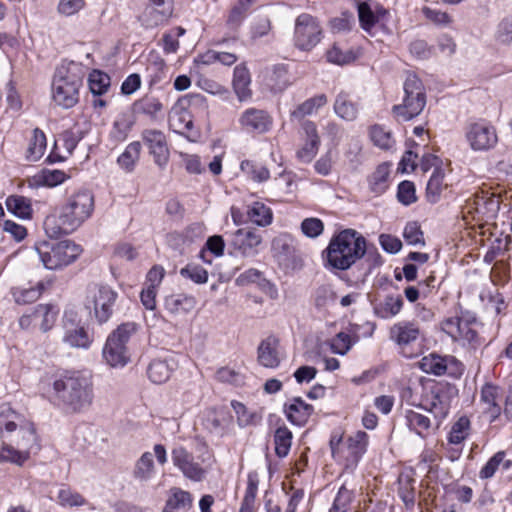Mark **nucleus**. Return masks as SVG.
I'll use <instances>...</instances> for the list:
<instances>
[{"label":"nucleus","mask_w":512,"mask_h":512,"mask_svg":"<svg viewBox=\"0 0 512 512\" xmlns=\"http://www.w3.org/2000/svg\"><path fill=\"white\" fill-rule=\"evenodd\" d=\"M447 361V357L432 353L420 360L419 367L425 373L441 376L447 371Z\"/></svg>","instance_id":"nucleus-40"},{"label":"nucleus","mask_w":512,"mask_h":512,"mask_svg":"<svg viewBox=\"0 0 512 512\" xmlns=\"http://www.w3.org/2000/svg\"><path fill=\"white\" fill-rule=\"evenodd\" d=\"M172 13V0H149L140 19L145 27L153 28L165 23Z\"/></svg>","instance_id":"nucleus-17"},{"label":"nucleus","mask_w":512,"mask_h":512,"mask_svg":"<svg viewBox=\"0 0 512 512\" xmlns=\"http://www.w3.org/2000/svg\"><path fill=\"white\" fill-rule=\"evenodd\" d=\"M135 125V119L129 112H122L116 116L109 132V139L115 143L124 142Z\"/></svg>","instance_id":"nucleus-25"},{"label":"nucleus","mask_w":512,"mask_h":512,"mask_svg":"<svg viewBox=\"0 0 512 512\" xmlns=\"http://www.w3.org/2000/svg\"><path fill=\"white\" fill-rule=\"evenodd\" d=\"M358 17L360 25L365 31H370L379 21V15H376L369 4L365 2L358 5Z\"/></svg>","instance_id":"nucleus-56"},{"label":"nucleus","mask_w":512,"mask_h":512,"mask_svg":"<svg viewBox=\"0 0 512 512\" xmlns=\"http://www.w3.org/2000/svg\"><path fill=\"white\" fill-rule=\"evenodd\" d=\"M250 74L245 67L236 66L234 69L233 87L240 101H245L251 97Z\"/></svg>","instance_id":"nucleus-38"},{"label":"nucleus","mask_w":512,"mask_h":512,"mask_svg":"<svg viewBox=\"0 0 512 512\" xmlns=\"http://www.w3.org/2000/svg\"><path fill=\"white\" fill-rule=\"evenodd\" d=\"M336 299V292L328 284L319 286L313 294V304L318 311H326Z\"/></svg>","instance_id":"nucleus-45"},{"label":"nucleus","mask_w":512,"mask_h":512,"mask_svg":"<svg viewBox=\"0 0 512 512\" xmlns=\"http://www.w3.org/2000/svg\"><path fill=\"white\" fill-rule=\"evenodd\" d=\"M253 2L254 0H238L232 6L226 21L230 29H237L241 25Z\"/></svg>","instance_id":"nucleus-46"},{"label":"nucleus","mask_w":512,"mask_h":512,"mask_svg":"<svg viewBox=\"0 0 512 512\" xmlns=\"http://www.w3.org/2000/svg\"><path fill=\"white\" fill-rule=\"evenodd\" d=\"M53 390L63 407L74 413L87 410L94 398L92 377L80 372L62 375L54 381Z\"/></svg>","instance_id":"nucleus-2"},{"label":"nucleus","mask_w":512,"mask_h":512,"mask_svg":"<svg viewBox=\"0 0 512 512\" xmlns=\"http://www.w3.org/2000/svg\"><path fill=\"white\" fill-rule=\"evenodd\" d=\"M57 499L62 506L69 507L82 506L86 503V500L82 495L69 488H61L58 491Z\"/></svg>","instance_id":"nucleus-61"},{"label":"nucleus","mask_w":512,"mask_h":512,"mask_svg":"<svg viewBox=\"0 0 512 512\" xmlns=\"http://www.w3.org/2000/svg\"><path fill=\"white\" fill-rule=\"evenodd\" d=\"M238 122L240 128L246 133L264 134L270 130L273 120L263 109L248 108L241 113Z\"/></svg>","instance_id":"nucleus-12"},{"label":"nucleus","mask_w":512,"mask_h":512,"mask_svg":"<svg viewBox=\"0 0 512 512\" xmlns=\"http://www.w3.org/2000/svg\"><path fill=\"white\" fill-rule=\"evenodd\" d=\"M326 104L327 97L325 94H319L315 97L309 98L291 112V119L301 121L305 116L312 115Z\"/></svg>","instance_id":"nucleus-37"},{"label":"nucleus","mask_w":512,"mask_h":512,"mask_svg":"<svg viewBox=\"0 0 512 512\" xmlns=\"http://www.w3.org/2000/svg\"><path fill=\"white\" fill-rule=\"evenodd\" d=\"M353 497V491L341 486L329 512H347Z\"/></svg>","instance_id":"nucleus-57"},{"label":"nucleus","mask_w":512,"mask_h":512,"mask_svg":"<svg viewBox=\"0 0 512 512\" xmlns=\"http://www.w3.org/2000/svg\"><path fill=\"white\" fill-rule=\"evenodd\" d=\"M406 420L410 430L422 438L428 437L431 430L436 429L434 420L432 421L428 416L413 410L407 411Z\"/></svg>","instance_id":"nucleus-27"},{"label":"nucleus","mask_w":512,"mask_h":512,"mask_svg":"<svg viewBox=\"0 0 512 512\" xmlns=\"http://www.w3.org/2000/svg\"><path fill=\"white\" fill-rule=\"evenodd\" d=\"M142 139L153 156L155 164L161 169L165 168L170 153L164 133L160 130L147 129L143 131Z\"/></svg>","instance_id":"nucleus-16"},{"label":"nucleus","mask_w":512,"mask_h":512,"mask_svg":"<svg viewBox=\"0 0 512 512\" xmlns=\"http://www.w3.org/2000/svg\"><path fill=\"white\" fill-rule=\"evenodd\" d=\"M43 265L50 270L67 266L75 261L82 248L73 241L63 240L56 243H44L37 248Z\"/></svg>","instance_id":"nucleus-8"},{"label":"nucleus","mask_w":512,"mask_h":512,"mask_svg":"<svg viewBox=\"0 0 512 512\" xmlns=\"http://www.w3.org/2000/svg\"><path fill=\"white\" fill-rule=\"evenodd\" d=\"M196 303L195 297L191 295L173 294L165 298L164 308L174 316H185L193 311Z\"/></svg>","instance_id":"nucleus-24"},{"label":"nucleus","mask_w":512,"mask_h":512,"mask_svg":"<svg viewBox=\"0 0 512 512\" xmlns=\"http://www.w3.org/2000/svg\"><path fill=\"white\" fill-rule=\"evenodd\" d=\"M117 297V292L110 286L93 283L87 287L85 307L99 324H104L113 315Z\"/></svg>","instance_id":"nucleus-7"},{"label":"nucleus","mask_w":512,"mask_h":512,"mask_svg":"<svg viewBox=\"0 0 512 512\" xmlns=\"http://www.w3.org/2000/svg\"><path fill=\"white\" fill-rule=\"evenodd\" d=\"M174 368V361L172 360L154 359L148 365L147 375L153 383L162 384L170 378Z\"/></svg>","instance_id":"nucleus-28"},{"label":"nucleus","mask_w":512,"mask_h":512,"mask_svg":"<svg viewBox=\"0 0 512 512\" xmlns=\"http://www.w3.org/2000/svg\"><path fill=\"white\" fill-rule=\"evenodd\" d=\"M346 445L350 462L352 464H356L362 455L366 452L368 445L367 433L364 431H357L354 435L347 439Z\"/></svg>","instance_id":"nucleus-35"},{"label":"nucleus","mask_w":512,"mask_h":512,"mask_svg":"<svg viewBox=\"0 0 512 512\" xmlns=\"http://www.w3.org/2000/svg\"><path fill=\"white\" fill-rule=\"evenodd\" d=\"M421 408L432 414L437 429L442 420L447 416L450 409V399L445 391L432 392L421 405Z\"/></svg>","instance_id":"nucleus-22"},{"label":"nucleus","mask_w":512,"mask_h":512,"mask_svg":"<svg viewBox=\"0 0 512 512\" xmlns=\"http://www.w3.org/2000/svg\"><path fill=\"white\" fill-rule=\"evenodd\" d=\"M133 110L136 114H142L150 119H156L163 110L161 101L151 95H145L133 104Z\"/></svg>","instance_id":"nucleus-36"},{"label":"nucleus","mask_w":512,"mask_h":512,"mask_svg":"<svg viewBox=\"0 0 512 512\" xmlns=\"http://www.w3.org/2000/svg\"><path fill=\"white\" fill-rule=\"evenodd\" d=\"M249 220L258 226H267L272 222V211L269 207L260 202H255L248 209Z\"/></svg>","instance_id":"nucleus-47"},{"label":"nucleus","mask_w":512,"mask_h":512,"mask_svg":"<svg viewBox=\"0 0 512 512\" xmlns=\"http://www.w3.org/2000/svg\"><path fill=\"white\" fill-rule=\"evenodd\" d=\"M258 490V479L256 475L249 474L247 489L239 512H254L256 494Z\"/></svg>","instance_id":"nucleus-53"},{"label":"nucleus","mask_w":512,"mask_h":512,"mask_svg":"<svg viewBox=\"0 0 512 512\" xmlns=\"http://www.w3.org/2000/svg\"><path fill=\"white\" fill-rule=\"evenodd\" d=\"M240 168L242 172L256 182H264L270 177L269 170L265 166L258 165L250 160L242 161Z\"/></svg>","instance_id":"nucleus-54"},{"label":"nucleus","mask_w":512,"mask_h":512,"mask_svg":"<svg viewBox=\"0 0 512 512\" xmlns=\"http://www.w3.org/2000/svg\"><path fill=\"white\" fill-rule=\"evenodd\" d=\"M63 342L73 348H89L92 337L73 312L65 313L63 317Z\"/></svg>","instance_id":"nucleus-11"},{"label":"nucleus","mask_w":512,"mask_h":512,"mask_svg":"<svg viewBox=\"0 0 512 512\" xmlns=\"http://www.w3.org/2000/svg\"><path fill=\"white\" fill-rule=\"evenodd\" d=\"M58 313L54 305L39 304L20 317L19 326L25 330L39 327L42 332H47L54 326Z\"/></svg>","instance_id":"nucleus-10"},{"label":"nucleus","mask_w":512,"mask_h":512,"mask_svg":"<svg viewBox=\"0 0 512 512\" xmlns=\"http://www.w3.org/2000/svg\"><path fill=\"white\" fill-rule=\"evenodd\" d=\"M500 400L501 393L497 386L485 384L482 387L480 395L481 411L489 419L490 423L494 422L501 414Z\"/></svg>","instance_id":"nucleus-21"},{"label":"nucleus","mask_w":512,"mask_h":512,"mask_svg":"<svg viewBox=\"0 0 512 512\" xmlns=\"http://www.w3.org/2000/svg\"><path fill=\"white\" fill-rule=\"evenodd\" d=\"M370 138L374 145L381 149L388 150L394 144V139L389 130H386L382 125L375 124L370 128Z\"/></svg>","instance_id":"nucleus-51"},{"label":"nucleus","mask_w":512,"mask_h":512,"mask_svg":"<svg viewBox=\"0 0 512 512\" xmlns=\"http://www.w3.org/2000/svg\"><path fill=\"white\" fill-rule=\"evenodd\" d=\"M90 91L94 95H103L110 86V77L99 70H93L88 78Z\"/></svg>","instance_id":"nucleus-52"},{"label":"nucleus","mask_w":512,"mask_h":512,"mask_svg":"<svg viewBox=\"0 0 512 512\" xmlns=\"http://www.w3.org/2000/svg\"><path fill=\"white\" fill-rule=\"evenodd\" d=\"M447 331L452 337L463 342V345H468L470 348L476 349L481 340L476 329V320L469 321L466 319L448 320L446 323Z\"/></svg>","instance_id":"nucleus-15"},{"label":"nucleus","mask_w":512,"mask_h":512,"mask_svg":"<svg viewBox=\"0 0 512 512\" xmlns=\"http://www.w3.org/2000/svg\"><path fill=\"white\" fill-rule=\"evenodd\" d=\"M275 453L278 457H286L290 451L292 444L291 431L283 426L277 428L274 434Z\"/></svg>","instance_id":"nucleus-50"},{"label":"nucleus","mask_w":512,"mask_h":512,"mask_svg":"<svg viewBox=\"0 0 512 512\" xmlns=\"http://www.w3.org/2000/svg\"><path fill=\"white\" fill-rule=\"evenodd\" d=\"M262 243V237L255 231L238 229L232 236L230 246L231 254L251 258L258 254V246Z\"/></svg>","instance_id":"nucleus-13"},{"label":"nucleus","mask_w":512,"mask_h":512,"mask_svg":"<svg viewBox=\"0 0 512 512\" xmlns=\"http://www.w3.org/2000/svg\"><path fill=\"white\" fill-rule=\"evenodd\" d=\"M94 210V196L91 191L81 189L71 194L63 205L57 226L53 217L46 218L44 228L50 237L68 234L86 221Z\"/></svg>","instance_id":"nucleus-1"},{"label":"nucleus","mask_w":512,"mask_h":512,"mask_svg":"<svg viewBox=\"0 0 512 512\" xmlns=\"http://www.w3.org/2000/svg\"><path fill=\"white\" fill-rule=\"evenodd\" d=\"M82 138L83 132L78 128H72L61 134L60 141L63 142V147L67 153L71 155Z\"/></svg>","instance_id":"nucleus-63"},{"label":"nucleus","mask_w":512,"mask_h":512,"mask_svg":"<svg viewBox=\"0 0 512 512\" xmlns=\"http://www.w3.org/2000/svg\"><path fill=\"white\" fill-rule=\"evenodd\" d=\"M390 176V165L382 163L377 166L376 170L369 177V186L372 192L382 194L388 188Z\"/></svg>","instance_id":"nucleus-41"},{"label":"nucleus","mask_w":512,"mask_h":512,"mask_svg":"<svg viewBox=\"0 0 512 512\" xmlns=\"http://www.w3.org/2000/svg\"><path fill=\"white\" fill-rule=\"evenodd\" d=\"M426 105V95L422 81L414 74L407 76L404 82L402 104L394 105L392 112L399 122H406L418 116Z\"/></svg>","instance_id":"nucleus-6"},{"label":"nucleus","mask_w":512,"mask_h":512,"mask_svg":"<svg viewBox=\"0 0 512 512\" xmlns=\"http://www.w3.org/2000/svg\"><path fill=\"white\" fill-rule=\"evenodd\" d=\"M327 60L337 65L349 64L356 59V54L352 49L342 50L338 44H334L327 51Z\"/></svg>","instance_id":"nucleus-55"},{"label":"nucleus","mask_w":512,"mask_h":512,"mask_svg":"<svg viewBox=\"0 0 512 512\" xmlns=\"http://www.w3.org/2000/svg\"><path fill=\"white\" fill-rule=\"evenodd\" d=\"M495 40L501 44H509L512 42V16L502 19L494 33Z\"/></svg>","instance_id":"nucleus-62"},{"label":"nucleus","mask_w":512,"mask_h":512,"mask_svg":"<svg viewBox=\"0 0 512 512\" xmlns=\"http://www.w3.org/2000/svg\"><path fill=\"white\" fill-rule=\"evenodd\" d=\"M313 411V406L305 403L300 397H295L290 404H285L287 419L298 426L306 424Z\"/></svg>","instance_id":"nucleus-26"},{"label":"nucleus","mask_w":512,"mask_h":512,"mask_svg":"<svg viewBox=\"0 0 512 512\" xmlns=\"http://www.w3.org/2000/svg\"><path fill=\"white\" fill-rule=\"evenodd\" d=\"M443 180L444 171L441 167H436L427 183L426 197L429 202L436 203L439 200L443 189L446 187Z\"/></svg>","instance_id":"nucleus-44"},{"label":"nucleus","mask_w":512,"mask_h":512,"mask_svg":"<svg viewBox=\"0 0 512 512\" xmlns=\"http://www.w3.org/2000/svg\"><path fill=\"white\" fill-rule=\"evenodd\" d=\"M136 331L137 325L134 322H126L108 336L102 354L109 366L124 367L130 361L127 344Z\"/></svg>","instance_id":"nucleus-5"},{"label":"nucleus","mask_w":512,"mask_h":512,"mask_svg":"<svg viewBox=\"0 0 512 512\" xmlns=\"http://www.w3.org/2000/svg\"><path fill=\"white\" fill-rule=\"evenodd\" d=\"M46 149V137L43 131L36 128L33 130V136L27 149V158L30 161L39 160Z\"/></svg>","instance_id":"nucleus-49"},{"label":"nucleus","mask_w":512,"mask_h":512,"mask_svg":"<svg viewBox=\"0 0 512 512\" xmlns=\"http://www.w3.org/2000/svg\"><path fill=\"white\" fill-rule=\"evenodd\" d=\"M156 468L151 452H144L136 461L133 469V477L141 482H148L155 475Z\"/></svg>","instance_id":"nucleus-33"},{"label":"nucleus","mask_w":512,"mask_h":512,"mask_svg":"<svg viewBox=\"0 0 512 512\" xmlns=\"http://www.w3.org/2000/svg\"><path fill=\"white\" fill-rule=\"evenodd\" d=\"M322 220L315 217L306 218L301 223V231L308 238H316L323 233Z\"/></svg>","instance_id":"nucleus-64"},{"label":"nucleus","mask_w":512,"mask_h":512,"mask_svg":"<svg viewBox=\"0 0 512 512\" xmlns=\"http://www.w3.org/2000/svg\"><path fill=\"white\" fill-rule=\"evenodd\" d=\"M169 127L176 133L184 134L193 128V120L189 111L176 105L169 114Z\"/></svg>","instance_id":"nucleus-30"},{"label":"nucleus","mask_w":512,"mask_h":512,"mask_svg":"<svg viewBox=\"0 0 512 512\" xmlns=\"http://www.w3.org/2000/svg\"><path fill=\"white\" fill-rule=\"evenodd\" d=\"M366 252V240L353 229H345L332 237L324 251L329 266L347 270Z\"/></svg>","instance_id":"nucleus-3"},{"label":"nucleus","mask_w":512,"mask_h":512,"mask_svg":"<svg viewBox=\"0 0 512 512\" xmlns=\"http://www.w3.org/2000/svg\"><path fill=\"white\" fill-rule=\"evenodd\" d=\"M42 289L43 285L39 283L36 287L17 289L13 292V295L18 304H28L40 297Z\"/></svg>","instance_id":"nucleus-60"},{"label":"nucleus","mask_w":512,"mask_h":512,"mask_svg":"<svg viewBox=\"0 0 512 512\" xmlns=\"http://www.w3.org/2000/svg\"><path fill=\"white\" fill-rule=\"evenodd\" d=\"M421 337L419 326L410 321H400L390 328V338L403 352L413 346Z\"/></svg>","instance_id":"nucleus-19"},{"label":"nucleus","mask_w":512,"mask_h":512,"mask_svg":"<svg viewBox=\"0 0 512 512\" xmlns=\"http://www.w3.org/2000/svg\"><path fill=\"white\" fill-rule=\"evenodd\" d=\"M141 143L139 141L131 142L124 152L118 157L117 163L127 172H132L140 157Z\"/></svg>","instance_id":"nucleus-43"},{"label":"nucleus","mask_w":512,"mask_h":512,"mask_svg":"<svg viewBox=\"0 0 512 512\" xmlns=\"http://www.w3.org/2000/svg\"><path fill=\"white\" fill-rule=\"evenodd\" d=\"M279 347L280 342L277 337L270 335L263 339L257 348L258 363L265 368L276 369L282 361Z\"/></svg>","instance_id":"nucleus-20"},{"label":"nucleus","mask_w":512,"mask_h":512,"mask_svg":"<svg viewBox=\"0 0 512 512\" xmlns=\"http://www.w3.org/2000/svg\"><path fill=\"white\" fill-rule=\"evenodd\" d=\"M333 108L336 115L343 120L354 121L357 118L358 105L346 92L342 91L336 96Z\"/></svg>","instance_id":"nucleus-29"},{"label":"nucleus","mask_w":512,"mask_h":512,"mask_svg":"<svg viewBox=\"0 0 512 512\" xmlns=\"http://www.w3.org/2000/svg\"><path fill=\"white\" fill-rule=\"evenodd\" d=\"M173 464L181 470L185 477L201 481L205 475L204 469L196 462L192 453L188 452L184 447H175L171 452Z\"/></svg>","instance_id":"nucleus-18"},{"label":"nucleus","mask_w":512,"mask_h":512,"mask_svg":"<svg viewBox=\"0 0 512 512\" xmlns=\"http://www.w3.org/2000/svg\"><path fill=\"white\" fill-rule=\"evenodd\" d=\"M9 212L22 219H29L32 215L30 200L21 195H11L6 199Z\"/></svg>","instance_id":"nucleus-42"},{"label":"nucleus","mask_w":512,"mask_h":512,"mask_svg":"<svg viewBox=\"0 0 512 512\" xmlns=\"http://www.w3.org/2000/svg\"><path fill=\"white\" fill-rule=\"evenodd\" d=\"M24 416L14 411L9 405L0 406V432L5 430L7 433H13L21 425Z\"/></svg>","instance_id":"nucleus-39"},{"label":"nucleus","mask_w":512,"mask_h":512,"mask_svg":"<svg viewBox=\"0 0 512 512\" xmlns=\"http://www.w3.org/2000/svg\"><path fill=\"white\" fill-rule=\"evenodd\" d=\"M16 434L11 441L29 456L33 449H38L37 436L33 424L24 418L23 423L18 425Z\"/></svg>","instance_id":"nucleus-23"},{"label":"nucleus","mask_w":512,"mask_h":512,"mask_svg":"<svg viewBox=\"0 0 512 512\" xmlns=\"http://www.w3.org/2000/svg\"><path fill=\"white\" fill-rule=\"evenodd\" d=\"M403 307L401 295H386L383 301L374 307V313L382 319H389L396 316Z\"/></svg>","instance_id":"nucleus-34"},{"label":"nucleus","mask_w":512,"mask_h":512,"mask_svg":"<svg viewBox=\"0 0 512 512\" xmlns=\"http://www.w3.org/2000/svg\"><path fill=\"white\" fill-rule=\"evenodd\" d=\"M470 421L466 417H461L451 428L448 440L452 444H460L468 435Z\"/></svg>","instance_id":"nucleus-58"},{"label":"nucleus","mask_w":512,"mask_h":512,"mask_svg":"<svg viewBox=\"0 0 512 512\" xmlns=\"http://www.w3.org/2000/svg\"><path fill=\"white\" fill-rule=\"evenodd\" d=\"M322 27L310 14L302 13L295 20L294 45L303 51L312 50L321 40Z\"/></svg>","instance_id":"nucleus-9"},{"label":"nucleus","mask_w":512,"mask_h":512,"mask_svg":"<svg viewBox=\"0 0 512 512\" xmlns=\"http://www.w3.org/2000/svg\"><path fill=\"white\" fill-rule=\"evenodd\" d=\"M500 197L494 194L477 197L476 205L478 212L486 215L487 218H495L500 210Z\"/></svg>","instance_id":"nucleus-48"},{"label":"nucleus","mask_w":512,"mask_h":512,"mask_svg":"<svg viewBox=\"0 0 512 512\" xmlns=\"http://www.w3.org/2000/svg\"><path fill=\"white\" fill-rule=\"evenodd\" d=\"M171 495L166 501L165 512H187L192 507V498L189 492L181 490L180 488H172Z\"/></svg>","instance_id":"nucleus-31"},{"label":"nucleus","mask_w":512,"mask_h":512,"mask_svg":"<svg viewBox=\"0 0 512 512\" xmlns=\"http://www.w3.org/2000/svg\"><path fill=\"white\" fill-rule=\"evenodd\" d=\"M83 67L76 62L62 63L55 71L52 81V100L64 109L74 107L79 101V90L83 84Z\"/></svg>","instance_id":"nucleus-4"},{"label":"nucleus","mask_w":512,"mask_h":512,"mask_svg":"<svg viewBox=\"0 0 512 512\" xmlns=\"http://www.w3.org/2000/svg\"><path fill=\"white\" fill-rule=\"evenodd\" d=\"M28 455L26 452L22 451L17 447L15 449L13 446L7 445L4 446L0 451V462H11L17 465H22L27 459Z\"/></svg>","instance_id":"nucleus-59"},{"label":"nucleus","mask_w":512,"mask_h":512,"mask_svg":"<svg viewBox=\"0 0 512 512\" xmlns=\"http://www.w3.org/2000/svg\"><path fill=\"white\" fill-rule=\"evenodd\" d=\"M230 421V415L224 410H209L203 420L202 424L206 430L215 434H222Z\"/></svg>","instance_id":"nucleus-32"},{"label":"nucleus","mask_w":512,"mask_h":512,"mask_svg":"<svg viewBox=\"0 0 512 512\" xmlns=\"http://www.w3.org/2000/svg\"><path fill=\"white\" fill-rule=\"evenodd\" d=\"M466 138L473 150H488L494 147L498 141L494 126L485 122L471 124Z\"/></svg>","instance_id":"nucleus-14"}]
</instances>
